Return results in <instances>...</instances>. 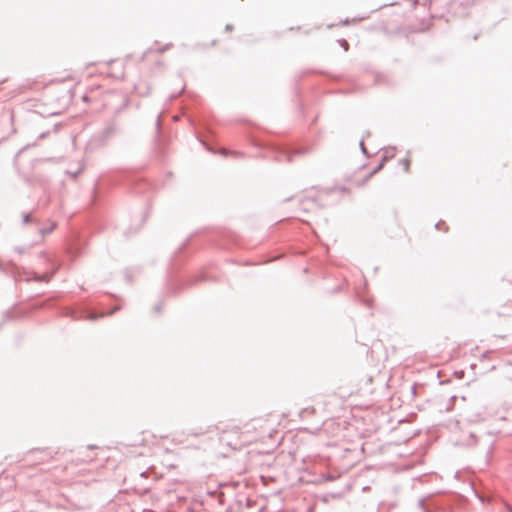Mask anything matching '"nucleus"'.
Returning a JSON list of instances; mask_svg holds the SVG:
<instances>
[{
	"mask_svg": "<svg viewBox=\"0 0 512 512\" xmlns=\"http://www.w3.org/2000/svg\"><path fill=\"white\" fill-rule=\"evenodd\" d=\"M249 430L240 431L239 429H232L228 432V445H230L233 449H241L243 447L248 446L253 442L251 438L248 437Z\"/></svg>",
	"mask_w": 512,
	"mask_h": 512,
	"instance_id": "obj_1",
	"label": "nucleus"
},
{
	"mask_svg": "<svg viewBox=\"0 0 512 512\" xmlns=\"http://www.w3.org/2000/svg\"><path fill=\"white\" fill-rule=\"evenodd\" d=\"M399 165L402 167L404 172L408 173L410 172L411 159L409 157H404L399 160Z\"/></svg>",
	"mask_w": 512,
	"mask_h": 512,
	"instance_id": "obj_2",
	"label": "nucleus"
},
{
	"mask_svg": "<svg viewBox=\"0 0 512 512\" xmlns=\"http://www.w3.org/2000/svg\"><path fill=\"white\" fill-rule=\"evenodd\" d=\"M28 221H29V216H28V215H26V216L24 217V222H26V223H27Z\"/></svg>",
	"mask_w": 512,
	"mask_h": 512,
	"instance_id": "obj_3",
	"label": "nucleus"
}]
</instances>
